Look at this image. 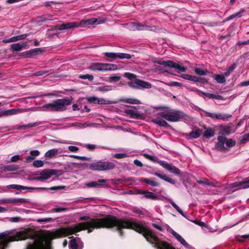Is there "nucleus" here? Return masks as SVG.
<instances>
[{"label":"nucleus","mask_w":249,"mask_h":249,"mask_svg":"<svg viewBox=\"0 0 249 249\" xmlns=\"http://www.w3.org/2000/svg\"><path fill=\"white\" fill-rule=\"evenodd\" d=\"M108 214L102 218H91L83 216L80 221L86 220L72 226L61 227L54 232L39 236L35 239L32 244H28L26 249H52L51 241L55 238L66 237L82 231H88L91 233L95 229H107Z\"/></svg>","instance_id":"obj_1"},{"label":"nucleus","mask_w":249,"mask_h":249,"mask_svg":"<svg viewBox=\"0 0 249 249\" xmlns=\"http://www.w3.org/2000/svg\"><path fill=\"white\" fill-rule=\"evenodd\" d=\"M115 227L120 236L124 235V229H131L142 234L146 241L153 245L157 249H176L168 242L161 241L151 230L145 226L144 223L141 221L119 218L115 215L108 214L107 229Z\"/></svg>","instance_id":"obj_2"},{"label":"nucleus","mask_w":249,"mask_h":249,"mask_svg":"<svg viewBox=\"0 0 249 249\" xmlns=\"http://www.w3.org/2000/svg\"><path fill=\"white\" fill-rule=\"evenodd\" d=\"M160 114L153 117L152 121L155 124L160 126L167 127L169 126L165 120L171 122H178L183 119L185 114L179 110H163Z\"/></svg>","instance_id":"obj_3"},{"label":"nucleus","mask_w":249,"mask_h":249,"mask_svg":"<svg viewBox=\"0 0 249 249\" xmlns=\"http://www.w3.org/2000/svg\"><path fill=\"white\" fill-rule=\"evenodd\" d=\"M30 229L28 228L17 232L14 235L8 236L4 233H0V249H5L10 242L25 240L27 239H34Z\"/></svg>","instance_id":"obj_4"},{"label":"nucleus","mask_w":249,"mask_h":249,"mask_svg":"<svg viewBox=\"0 0 249 249\" xmlns=\"http://www.w3.org/2000/svg\"><path fill=\"white\" fill-rule=\"evenodd\" d=\"M105 22V20L101 18H90L86 20H82L80 22H70L63 23L58 26L59 30H68L78 27H86L89 25L94 24H102Z\"/></svg>","instance_id":"obj_5"},{"label":"nucleus","mask_w":249,"mask_h":249,"mask_svg":"<svg viewBox=\"0 0 249 249\" xmlns=\"http://www.w3.org/2000/svg\"><path fill=\"white\" fill-rule=\"evenodd\" d=\"M143 156L147 159L154 162H157L162 166L164 168L168 170L170 173H173L176 175L179 176L181 174V171L175 166L168 163L165 161L160 160L158 157L151 156L147 153H144Z\"/></svg>","instance_id":"obj_6"},{"label":"nucleus","mask_w":249,"mask_h":249,"mask_svg":"<svg viewBox=\"0 0 249 249\" xmlns=\"http://www.w3.org/2000/svg\"><path fill=\"white\" fill-rule=\"evenodd\" d=\"M115 164L111 162L99 160L90 163L89 168L94 171H107L113 169Z\"/></svg>","instance_id":"obj_7"},{"label":"nucleus","mask_w":249,"mask_h":249,"mask_svg":"<svg viewBox=\"0 0 249 249\" xmlns=\"http://www.w3.org/2000/svg\"><path fill=\"white\" fill-rule=\"evenodd\" d=\"M154 62L155 63L163 65L164 67L175 68L178 70L180 72H185L187 69V67L183 66L182 64L176 63L171 60L164 61L160 60L155 61Z\"/></svg>","instance_id":"obj_8"},{"label":"nucleus","mask_w":249,"mask_h":249,"mask_svg":"<svg viewBox=\"0 0 249 249\" xmlns=\"http://www.w3.org/2000/svg\"><path fill=\"white\" fill-rule=\"evenodd\" d=\"M71 104V100L67 99H57L53 103L46 106L47 107H52V109H61Z\"/></svg>","instance_id":"obj_9"},{"label":"nucleus","mask_w":249,"mask_h":249,"mask_svg":"<svg viewBox=\"0 0 249 249\" xmlns=\"http://www.w3.org/2000/svg\"><path fill=\"white\" fill-rule=\"evenodd\" d=\"M128 85L131 88L137 89H150L152 87L151 83L138 79L134 81L128 82Z\"/></svg>","instance_id":"obj_10"},{"label":"nucleus","mask_w":249,"mask_h":249,"mask_svg":"<svg viewBox=\"0 0 249 249\" xmlns=\"http://www.w3.org/2000/svg\"><path fill=\"white\" fill-rule=\"evenodd\" d=\"M56 172L54 169H45L40 173V176L34 177L32 179L43 181L50 178L52 176L55 175Z\"/></svg>","instance_id":"obj_11"},{"label":"nucleus","mask_w":249,"mask_h":249,"mask_svg":"<svg viewBox=\"0 0 249 249\" xmlns=\"http://www.w3.org/2000/svg\"><path fill=\"white\" fill-rule=\"evenodd\" d=\"M104 54L106 57L112 59L110 61H112L113 60H115L117 58L130 59L132 57L131 55L128 53H122L106 52L104 53Z\"/></svg>","instance_id":"obj_12"},{"label":"nucleus","mask_w":249,"mask_h":249,"mask_svg":"<svg viewBox=\"0 0 249 249\" xmlns=\"http://www.w3.org/2000/svg\"><path fill=\"white\" fill-rule=\"evenodd\" d=\"M87 100L88 102L90 103L99 105H107L117 103V102L110 101L103 98H100L95 96L89 97L87 98Z\"/></svg>","instance_id":"obj_13"},{"label":"nucleus","mask_w":249,"mask_h":249,"mask_svg":"<svg viewBox=\"0 0 249 249\" xmlns=\"http://www.w3.org/2000/svg\"><path fill=\"white\" fill-rule=\"evenodd\" d=\"M204 111V113L206 114V116L209 117H211L213 119H221L223 120H225L231 116V115L228 114H222V113H212L209 112L205 110H203Z\"/></svg>","instance_id":"obj_14"},{"label":"nucleus","mask_w":249,"mask_h":249,"mask_svg":"<svg viewBox=\"0 0 249 249\" xmlns=\"http://www.w3.org/2000/svg\"><path fill=\"white\" fill-rule=\"evenodd\" d=\"M218 142L215 145V148L219 151H226L227 149L224 146V143L227 140L226 137L224 136H219L217 137Z\"/></svg>","instance_id":"obj_15"},{"label":"nucleus","mask_w":249,"mask_h":249,"mask_svg":"<svg viewBox=\"0 0 249 249\" xmlns=\"http://www.w3.org/2000/svg\"><path fill=\"white\" fill-rule=\"evenodd\" d=\"M132 25L133 27H134L135 29L138 30H150V31H153L156 30V26H150L146 24H142L140 23H133Z\"/></svg>","instance_id":"obj_16"},{"label":"nucleus","mask_w":249,"mask_h":249,"mask_svg":"<svg viewBox=\"0 0 249 249\" xmlns=\"http://www.w3.org/2000/svg\"><path fill=\"white\" fill-rule=\"evenodd\" d=\"M171 233L172 235L186 248L191 249V246L185 240V239L178 233L173 230H172Z\"/></svg>","instance_id":"obj_17"},{"label":"nucleus","mask_w":249,"mask_h":249,"mask_svg":"<svg viewBox=\"0 0 249 249\" xmlns=\"http://www.w3.org/2000/svg\"><path fill=\"white\" fill-rule=\"evenodd\" d=\"M124 112L130 115L131 118L135 119H143L144 116L143 113H138L136 110H125Z\"/></svg>","instance_id":"obj_18"},{"label":"nucleus","mask_w":249,"mask_h":249,"mask_svg":"<svg viewBox=\"0 0 249 249\" xmlns=\"http://www.w3.org/2000/svg\"><path fill=\"white\" fill-rule=\"evenodd\" d=\"M106 63H93L89 67V69L93 71H105Z\"/></svg>","instance_id":"obj_19"},{"label":"nucleus","mask_w":249,"mask_h":249,"mask_svg":"<svg viewBox=\"0 0 249 249\" xmlns=\"http://www.w3.org/2000/svg\"><path fill=\"white\" fill-rule=\"evenodd\" d=\"M232 187H240L241 188L246 189L249 188V177L245 178L242 181H237L232 184Z\"/></svg>","instance_id":"obj_20"},{"label":"nucleus","mask_w":249,"mask_h":249,"mask_svg":"<svg viewBox=\"0 0 249 249\" xmlns=\"http://www.w3.org/2000/svg\"><path fill=\"white\" fill-rule=\"evenodd\" d=\"M198 94L203 96L204 98H206L207 99H214L216 100H222L223 97L218 95V94H212L207 92H204L201 91H198Z\"/></svg>","instance_id":"obj_21"},{"label":"nucleus","mask_w":249,"mask_h":249,"mask_svg":"<svg viewBox=\"0 0 249 249\" xmlns=\"http://www.w3.org/2000/svg\"><path fill=\"white\" fill-rule=\"evenodd\" d=\"M140 181L143 182L152 187H158L160 184L159 183L156 181L155 178H141L140 179Z\"/></svg>","instance_id":"obj_22"},{"label":"nucleus","mask_w":249,"mask_h":249,"mask_svg":"<svg viewBox=\"0 0 249 249\" xmlns=\"http://www.w3.org/2000/svg\"><path fill=\"white\" fill-rule=\"evenodd\" d=\"M27 46V43H22L21 44L18 43H15L11 45L10 46V50L14 52H19L21 51L23 48H24Z\"/></svg>","instance_id":"obj_23"},{"label":"nucleus","mask_w":249,"mask_h":249,"mask_svg":"<svg viewBox=\"0 0 249 249\" xmlns=\"http://www.w3.org/2000/svg\"><path fill=\"white\" fill-rule=\"evenodd\" d=\"M64 186H53L51 188H46V187H29L28 190L32 191L34 190H39V191H48L49 190H60L64 188Z\"/></svg>","instance_id":"obj_24"},{"label":"nucleus","mask_w":249,"mask_h":249,"mask_svg":"<svg viewBox=\"0 0 249 249\" xmlns=\"http://www.w3.org/2000/svg\"><path fill=\"white\" fill-rule=\"evenodd\" d=\"M153 175L156 176L161 179L167 181L172 184H175L176 183L175 180L172 178L168 177L167 175L161 174L159 172H156L153 173Z\"/></svg>","instance_id":"obj_25"},{"label":"nucleus","mask_w":249,"mask_h":249,"mask_svg":"<svg viewBox=\"0 0 249 249\" xmlns=\"http://www.w3.org/2000/svg\"><path fill=\"white\" fill-rule=\"evenodd\" d=\"M71 240L69 242V247L70 249H82L83 246L78 245L75 238L73 236L70 237Z\"/></svg>","instance_id":"obj_26"},{"label":"nucleus","mask_w":249,"mask_h":249,"mask_svg":"<svg viewBox=\"0 0 249 249\" xmlns=\"http://www.w3.org/2000/svg\"><path fill=\"white\" fill-rule=\"evenodd\" d=\"M202 133V130L200 128H197L189 134H186V136L188 139H196L200 136Z\"/></svg>","instance_id":"obj_27"},{"label":"nucleus","mask_w":249,"mask_h":249,"mask_svg":"<svg viewBox=\"0 0 249 249\" xmlns=\"http://www.w3.org/2000/svg\"><path fill=\"white\" fill-rule=\"evenodd\" d=\"M4 202L7 203L16 204L18 203H26L28 202L27 199L23 198H8L4 200Z\"/></svg>","instance_id":"obj_28"},{"label":"nucleus","mask_w":249,"mask_h":249,"mask_svg":"<svg viewBox=\"0 0 249 249\" xmlns=\"http://www.w3.org/2000/svg\"><path fill=\"white\" fill-rule=\"evenodd\" d=\"M106 182H107L106 179H99L97 182L91 181V182L86 183L85 185L89 188L98 187L99 186H101V185L100 184V183H105Z\"/></svg>","instance_id":"obj_29"},{"label":"nucleus","mask_w":249,"mask_h":249,"mask_svg":"<svg viewBox=\"0 0 249 249\" xmlns=\"http://www.w3.org/2000/svg\"><path fill=\"white\" fill-rule=\"evenodd\" d=\"M41 53L42 50L41 48L33 49L25 52L26 57H31L33 56L38 55Z\"/></svg>","instance_id":"obj_30"},{"label":"nucleus","mask_w":249,"mask_h":249,"mask_svg":"<svg viewBox=\"0 0 249 249\" xmlns=\"http://www.w3.org/2000/svg\"><path fill=\"white\" fill-rule=\"evenodd\" d=\"M120 101H122L125 103H128L134 105H138L141 104V101L138 99L133 98H121Z\"/></svg>","instance_id":"obj_31"},{"label":"nucleus","mask_w":249,"mask_h":249,"mask_svg":"<svg viewBox=\"0 0 249 249\" xmlns=\"http://www.w3.org/2000/svg\"><path fill=\"white\" fill-rule=\"evenodd\" d=\"M21 110H5L4 111L0 110V117L15 114L18 112H21Z\"/></svg>","instance_id":"obj_32"},{"label":"nucleus","mask_w":249,"mask_h":249,"mask_svg":"<svg viewBox=\"0 0 249 249\" xmlns=\"http://www.w3.org/2000/svg\"><path fill=\"white\" fill-rule=\"evenodd\" d=\"M231 127L230 126H221L220 127V133L223 135H228L231 133Z\"/></svg>","instance_id":"obj_33"},{"label":"nucleus","mask_w":249,"mask_h":249,"mask_svg":"<svg viewBox=\"0 0 249 249\" xmlns=\"http://www.w3.org/2000/svg\"><path fill=\"white\" fill-rule=\"evenodd\" d=\"M6 188L7 189H16L18 190H28L29 188V187L24 186L20 185H18V184H11L9 185L6 186Z\"/></svg>","instance_id":"obj_34"},{"label":"nucleus","mask_w":249,"mask_h":249,"mask_svg":"<svg viewBox=\"0 0 249 249\" xmlns=\"http://www.w3.org/2000/svg\"><path fill=\"white\" fill-rule=\"evenodd\" d=\"M214 131L211 128H207L203 133V136L206 139H209L214 135Z\"/></svg>","instance_id":"obj_35"},{"label":"nucleus","mask_w":249,"mask_h":249,"mask_svg":"<svg viewBox=\"0 0 249 249\" xmlns=\"http://www.w3.org/2000/svg\"><path fill=\"white\" fill-rule=\"evenodd\" d=\"M58 152V150L56 148L48 150L45 154V157L46 158L50 159L56 155Z\"/></svg>","instance_id":"obj_36"},{"label":"nucleus","mask_w":249,"mask_h":249,"mask_svg":"<svg viewBox=\"0 0 249 249\" xmlns=\"http://www.w3.org/2000/svg\"><path fill=\"white\" fill-rule=\"evenodd\" d=\"M197 182L199 184L207 185L210 186H215V183L211 181L207 178H205L203 180H197Z\"/></svg>","instance_id":"obj_37"},{"label":"nucleus","mask_w":249,"mask_h":249,"mask_svg":"<svg viewBox=\"0 0 249 249\" xmlns=\"http://www.w3.org/2000/svg\"><path fill=\"white\" fill-rule=\"evenodd\" d=\"M244 12V10L243 9H242L240 11H239L238 12L234 14H232L231 16H230L229 17H228L227 18H226L225 20L227 21H229L230 20H231L233 18H240L242 16V13Z\"/></svg>","instance_id":"obj_38"},{"label":"nucleus","mask_w":249,"mask_h":249,"mask_svg":"<svg viewBox=\"0 0 249 249\" xmlns=\"http://www.w3.org/2000/svg\"><path fill=\"white\" fill-rule=\"evenodd\" d=\"M224 75L216 74L214 76V79L218 83L223 84L225 83L226 79Z\"/></svg>","instance_id":"obj_39"},{"label":"nucleus","mask_w":249,"mask_h":249,"mask_svg":"<svg viewBox=\"0 0 249 249\" xmlns=\"http://www.w3.org/2000/svg\"><path fill=\"white\" fill-rule=\"evenodd\" d=\"M111 86L106 85L104 86H100L96 88V90L101 92H107L111 90Z\"/></svg>","instance_id":"obj_40"},{"label":"nucleus","mask_w":249,"mask_h":249,"mask_svg":"<svg viewBox=\"0 0 249 249\" xmlns=\"http://www.w3.org/2000/svg\"><path fill=\"white\" fill-rule=\"evenodd\" d=\"M3 170L5 171H14L18 169V166L15 165H8L4 166Z\"/></svg>","instance_id":"obj_41"},{"label":"nucleus","mask_w":249,"mask_h":249,"mask_svg":"<svg viewBox=\"0 0 249 249\" xmlns=\"http://www.w3.org/2000/svg\"><path fill=\"white\" fill-rule=\"evenodd\" d=\"M118 67L115 64L106 63L105 71L116 70Z\"/></svg>","instance_id":"obj_42"},{"label":"nucleus","mask_w":249,"mask_h":249,"mask_svg":"<svg viewBox=\"0 0 249 249\" xmlns=\"http://www.w3.org/2000/svg\"><path fill=\"white\" fill-rule=\"evenodd\" d=\"M172 206L183 216L186 217L187 214L184 213L180 209V208L173 201L170 202Z\"/></svg>","instance_id":"obj_43"},{"label":"nucleus","mask_w":249,"mask_h":249,"mask_svg":"<svg viewBox=\"0 0 249 249\" xmlns=\"http://www.w3.org/2000/svg\"><path fill=\"white\" fill-rule=\"evenodd\" d=\"M144 196L147 198H150L153 200L156 199L158 197L157 196L152 192L149 191H145Z\"/></svg>","instance_id":"obj_44"},{"label":"nucleus","mask_w":249,"mask_h":249,"mask_svg":"<svg viewBox=\"0 0 249 249\" xmlns=\"http://www.w3.org/2000/svg\"><path fill=\"white\" fill-rule=\"evenodd\" d=\"M41 123L40 122H36L33 123H29L26 125H23L20 126V128L21 129H24L26 128H30L34 126H38Z\"/></svg>","instance_id":"obj_45"},{"label":"nucleus","mask_w":249,"mask_h":249,"mask_svg":"<svg viewBox=\"0 0 249 249\" xmlns=\"http://www.w3.org/2000/svg\"><path fill=\"white\" fill-rule=\"evenodd\" d=\"M235 68L236 65L235 64H233L229 68L228 71L223 73L224 76L226 77L229 76Z\"/></svg>","instance_id":"obj_46"},{"label":"nucleus","mask_w":249,"mask_h":249,"mask_svg":"<svg viewBox=\"0 0 249 249\" xmlns=\"http://www.w3.org/2000/svg\"><path fill=\"white\" fill-rule=\"evenodd\" d=\"M194 71L196 74L199 75H206L207 73V71L203 70L200 68H195Z\"/></svg>","instance_id":"obj_47"},{"label":"nucleus","mask_w":249,"mask_h":249,"mask_svg":"<svg viewBox=\"0 0 249 249\" xmlns=\"http://www.w3.org/2000/svg\"><path fill=\"white\" fill-rule=\"evenodd\" d=\"M79 78L82 79H89V81H92L93 80L94 77L91 74H85V75H79Z\"/></svg>","instance_id":"obj_48"},{"label":"nucleus","mask_w":249,"mask_h":249,"mask_svg":"<svg viewBox=\"0 0 249 249\" xmlns=\"http://www.w3.org/2000/svg\"><path fill=\"white\" fill-rule=\"evenodd\" d=\"M121 79V76L119 74L111 75L109 77V81L117 82Z\"/></svg>","instance_id":"obj_49"},{"label":"nucleus","mask_w":249,"mask_h":249,"mask_svg":"<svg viewBox=\"0 0 249 249\" xmlns=\"http://www.w3.org/2000/svg\"><path fill=\"white\" fill-rule=\"evenodd\" d=\"M18 41L17 37L16 36H13L9 39H5L2 40L3 43H9L11 42H15Z\"/></svg>","instance_id":"obj_50"},{"label":"nucleus","mask_w":249,"mask_h":249,"mask_svg":"<svg viewBox=\"0 0 249 249\" xmlns=\"http://www.w3.org/2000/svg\"><path fill=\"white\" fill-rule=\"evenodd\" d=\"M124 77L127 78L130 80L136 79L137 77L136 75L130 72H125L124 74Z\"/></svg>","instance_id":"obj_51"},{"label":"nucleus","mask_w":249,"mask_h":249,"mask_svg":"<svg viewBox=\"0 0 249 249\" xmlns=\"http://www.w3.org/2000/svg\"><path fill=\"white\" fill-rule=\"evenodd\" d=\"M83 146L88 150L91 151H94L96 148H97V146L96 145L91 144H85L83 145Z\"/></svg>","instance_id":"obj_52"},{"label":"nucleus","mask_w":249,"mask_h":249,"mask_svg":"<svg viewBox=\"0 0 249 249\" xmlns=\"http://www.w3.org/2000/svg\"><path fill=\"white\" fill-rule=\"evenodd\" d=\"M33 166L35 167H41L44 165L43 162L41 160H36L33 162Z\"/></svg>","instance_id":"obj_53"},{"label":"nucleus","mask_w":249,"mask_h":249,"mask_svg":"<svg viewBox=\"0 0 249 249\" xmlns=\"http://www.w3.org/2000/svg\"><path fill=\"white\" fill-rule=\"evenodd\" d=\"M226 144V145L228 147H231L235 145V142L233 140H232L231 139H230L227 140H226L225 142Z\"/></svg>","instance_id":"obj_54"},{"label":"nucleus","mask_w":249,"mask_h":249,"mask_svg":"<svg viewBox=\"0 0 249 249\" xmlns=\"http://www.w3.org/2000/svg\"><path fill=\"white\" fill-rule=\"evenodd\" d=\"M54 220L51 217H46V218H38L37 220V221L38 222H48L51 221H53Z\"/></svg>","instance_id":"obj_55"},{"label":"nucleus","mask_w":249,"mask_h":249,"mask_svg":"<svg viewBox=\"0 0 249 249\" xmlns=\"http://www.w3.org/2000/svg\"><path fill=\"white\" fill-rule=\"evenodd\" d=\"M50 71L48 70H45V71H36V73H34L35 75L36 76H41L43 75L44 74H48Z\"/></svg>","instance_id":"obj_56"},{"label":"nucleus","mask_w":249,"mask_h":249,"mask_svg":"<svg viewBox=\"0 0 249 249\" xmlns=\"http://www.w3.org/2000/svg\"><path fill=\"white\" fill-rule=\"evenodd\" d=\"M68 210V208H54L51 210V212L52 213H60L61 212H64Z\"/></svg>","instance_id":"obj_57"},{"label":"nucleus","mask_w":249,"mask_h":249,"mask_svg":"<svg viewBox=\"0 0 249 249\" xmlns=\"http://www.w3.org/2000/svg\"><path fill=\"white\" fill-rule=\"evenodd\" d=\"M22 220V218L19 216L11 217L9 221L11 222H18Z\"/></svg>","instance_id":"obj_58"},{"label":"nucleus","mask_w":249,"mask_h":249,"mask_svg":"<svg viewBox=\"0 0 249 249\" xmlns=\"http://www.w3.org/2000/svg\"><path fill=\"white\" fill-rule=\"evenodd\" d=\"M30 155L35 158L40 155V152L37 150H32L30 152Z\"/></svg>","instance_id":"obj_59"},{"label":"nucleus","mask_w":249,"mask_h":249,"mask_svg":"<svg viewBox=\"0 0 249 249\" xmlns=\"http://www.w3.org/2000/svg\"><path fill=\"white\" fill-rule=\"evenodd\" d=\"M126 157V154H125V153H117V154H115L114 156V157L116 158V159H123V158H124Z\"/></svg>","instance_id":"obj_60"},{"label":"nucleus","mask_w":249,"mask_h":249,"mask_svg":"<svg viewBox=\"0 0 249 249\" xmlns=\"http://www.w3.org/2000/svg\"><path fill=\"white\" fill-rule=\"evenodd\" d=\"M132 212L135 213L139 214V215L144 214L143 213L140 209L137 208H133L132 209Z\"/></svg>","instance_id":"obj_61"},{"label":"nucleus","mask_w":249,"mask_h":249,"mask_svg":"<svg viewBox=\"0 0 249 249\" xmlns=\"http://www.w3.org/2000/svg\"><path fill=\"white\" fill-rule=\"evenodd\" d=\"M170 86H176V87H182V84L178 82H171L170 83L167 84Z\"/></svg>","instance_id":"obj_62"},{"label":"nucleus","mask_w":249,"mask_h":249,"mask_svg":"<svg viewBox=\"0 0 249 249\" xmlns=\"http://www.w3.org/2000/svg\"><path fill=\"white\" fill-rule=\"evenodd\" d=\"M17 37V40H21L25 39L28 36V34H25L20 36H16Z\"/></svg>","instance_id":"obj_63"},{"label":"nucleus","mask_w":249,"mask_h":249,"mask_svg":"<svg viewBox=\"0 0 249 249\" xmlns=\"http://www.w3.org/2000/svg\"><path fill=\"white\" fill-rule=\"evenodd\" d=\"M68 149L71 152H76L79 150V148L75 146H70L68 147Z\"/></svg>","instance_id":"obj_64"}]
</instances>
